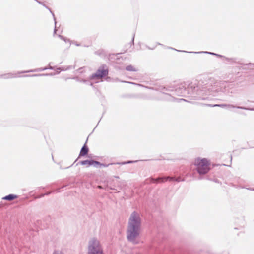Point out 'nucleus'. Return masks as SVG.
<instances>
[{"label": "nucleus", "instance_id": "f257e3e1", "mask_svg": "<svg viewBox=\"0 0 254 254\" xmlns=\"http://www.w3.org/2000/svg\"><path fill=\"white\" fill-rule=\"evenodd\" d=\"M141 218L139 214L135 212L132 213L128 220L127 237L128 241L138 243L137 238L140 233Z\"/></svg>", "mask_w": 254, "mask_h": 254}, {"label": "nucleus", "instance_id": "f03ea898", "mask_svg": "<svg viewBox=\"0 0 254 254\" xmlns=\"http://www.w3.org/2000/svg\"><path fill=\"white\" fill-rule=\"evenodd\" d=\"M194 165L196 171L200 175L207 173L212 168L211 161L205 158L198 157L196 158L194 160Z\"/></svg>", "mask_w": 254, "mask_h": 254}, {"label": "nucleus", "instance_id": "7ed1b4c3", "mask_svg": "<svg viewBox=\"0 0 254 254\" xmlns=\"http://www.w3.org/2000/svg\"><path fill=\"white\" fill-rule=\"evenodd\" d=\"M88 254H104L103 249L98 240L92 239L89 242Z\"/></svg>", "mask_w": 254, "mask_h": 254}, {"label": "nucleus", "instance_id": "20e7f679", "mask_svg": "<svg viewBox=\"0 0 254 254\" xmlns=\"http://www.w3.org/2000/svg\"><path fill=\"white\" fill-rule=\"evenodd\" d=\"M108 74V69L104 66L100 67L96 72L92 75L93 78L100 79Z\"/></svg>", "mask_w": 254, "mask_h": 254}, {"label": "nucleus", "instance_id": "39448f33", "mask_svg": "<svg viewBox=\"0 0 254 254\" xmlns=\"http://www.w3.org/2000/svg\"><path fill=\"white\" fill-rule=\"evenodd\" d=\"M81 164L83 165H87V166L93 165L95 167H105V165L104 164L100 163L99 162L94 161V160H84L81 162Z\"/></svg>", "mask_w": 254, "mask_h": 254}, {"label": "nucleus", "instance_id": "423d86ee", "mask_svg": "<svg viewBox=\"0 0 254 254\" xmlns=\"http://www.w3.org/2000/svg\"><path fill=\"white\" fill-rule=\"evenodd\" d=\"M172 180V178L169 177H164V178H158L156 179H152V183H158V182H164L167 181L168 180Z\"/></svg>", "mask_w": 254, "mask_h": 254}, {"label": "nucleus", "instance_id": "0eeeda50", "mask_svg": "<svg viewBox=\"0 0 254 254\" xmlns=\"http://www.w3.org/2000/svg\"><path fill=\"white\" fill-rule=\"evenodd\" d=\"M18 198V196L15 194H9L2 198V199L8 201H11Z\"/></svg>", "mask_w": 254, "mask_h": 254}, {"label": "nucleus", "instance_id": "6e6552de", "mask_svg": "<svg viewBox=\"0 0 254 254\" xmlns=\"http://www.w3.org/2000/svg\"><path fill=\"white\" fill-rule=\"evenodd\" d=\"M88 148L84 145L81 149L80 153V156H84L86 155L88 153Z\"/></svg>", "mask_w": 254, "mask_h": 254}, {"label": "nucleus", "instance_id": "1a4fd4ad", "mask_svg": "<svg viewBox=\"0 0 254 254\" xmlns=\"http://www.w3.org/2000/svg\"><path fill=\"white\" fill-rule=\"evenodd\" d=\"M126 69L128 71L134 72V71H137V69H136V68L133 65H129L127 66L126 67Z\"/></svg>", "mask_w": 254, "mask_h": 254}, {"label": "nucleus", "instance_id": "9d476101", "mask_svg": "<svg viewBox=\"0 0 254 254\" xmlns=\"http://www.w3.org/2000/svg\"><path fill=\"white\" fill-rule=\"evenodd\" d=\"M53 254H64L62 252L60 251H54Z\"/></svg>", "mask_w": 254, "mask_h": 254}, {"label": "nucleus", "instance_id": "9b49d317", "mask_svg": "<svg viewBox=\"0 0 254 254\" xmlns=\"http://www.w3.org/2000/svg\"><path fill=\"white\" fill-rule=\"evenodd\" d=\"M222 105H215L214 106H222Z\"/></svg>", "mask_w": 254, "mask_h": 254}, {"label": "nucleus", "instance_id": "f8f14e48", "mask_svg": "<svg viewBox=\"0 0 254 254\" xmlns=\"http://www.w3.org/2000/svg\"><path fill=\"white\" fill-rule=\"evenodd\" d=\"M98 187L99 188H101V187L100 186H99Z\"/></svg>", "mask_w": 254, "mask_h": 254}]
</instances>
